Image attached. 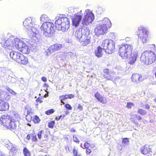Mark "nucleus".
I'll use <instances>...</instances> for the list:
<instances>
[{
	"mask_svg": "<svg viewBox=\"0 0 156 156\" xmlns=\"http://www.w3.org/2000/svg\"><path fill=\"white\" fill-rule=\"evenodd\" d=\"M104 78H106L107 80H110L113 81V77L110 74H109V75L104 74Z\"/></svg>",
	"mask_w": 156,
	"mask_h": 156,
	"instance_id": "nucleus-31",
	"label": "nucleus"
},
{
	"mask_svg": "<svg viewBox=\"0 0 156 156\" xmlns=\"http://www.w3.org/2000/svg\"><path fill=\"white\" fill-rule=\"evenodd\" d=\"M73 154L75 156H77L78 155L77 151L75 149H73Z\"/></svg>",
	"mask_w": 156,
	"mask_h": 156,
	"instance_id": "nucleus-53",
	"label": "nucleus"
},
{
	"mask_svg": "<svg viewBox=\"0 0 156 156\" xmlns=\"http://www.w3.org/2000/svg\"><path fill=\"white\" fill-rule=\"evenodd\" d=\"M49 18L48 16L45 14H43L41 15L40 20L41 21L43 22H47V21L49 20Z\"/></svg>",
	"mask_w": 156,
	"mask_h": 156,
	"instance_id": "nucleus-25",
	"label": "nucleus"
},
{
	"mask_svg": "<svg viewBox=\"0 0 156 156\" xmlns=\"http://www.w3.org/2000/svg\"><path fill=\"white\" fill-rule=\"evenodd\" d=\"M102 50V48L100 46H98L95 51L96 56L98 57H101L103 55Z\"/></svg>",
	"mask_w": 156,
	"mask_h": 156,
	"instance_id": "nucleus-24",
	"label": "nucleus"
},
{
	"mask_svg": "<svg viewBox=\"0 0 156 156\" xmlns=\"http://www.w3.org/2000/svg\"><path fill=\"white\" fill-rule=\"evenodd\" d=\"M22 55V54L20 52L13 51L10 52H8L5 55L6 56V57H7V58L9 56L11 58H12L16 62H17L18 61Z\"/></svg>",
	"mask_w": 156,
	"mask_h": 156,
	"instance_id": "nucleus-14",
	"label": "nucleus"
},
{
	"mask_svg": "<svg viewBox=\"0 0 156 156\" xmlns=\"http://www.w3.org/2000/svg\"><path fill=\"white\" fill-rule=\"evenodd\" d=\"M133 48V46L128 44H123L119 46V55L124 59L129 58V63L131 65L134 64L137 56L136 52L134 51L132 52Z\"/></svg>",
	"mask_w": 156,
	"mask_h": 156,
	"instance_id": "nucleus-2",
	"label": "nucleus"
},
{
	"mask_svg": "<svg viewBox=\"0 0 156 156\" xmlns=\"http://www.w3.org/2000/svg\"><path fill=\"white\" fill-rule=\"evenodd\" d=\"M135 115L136 116V119L138 120H141L142 119V117L140 116L137 115Z\"/></svg>",
	"mask_w": 156,
	"mask_h": 156,
	"instance_id": "nucleus-49",
	"label": "nucleus"
},
{
	"mask_svg": "<svg viewBox=\"0 0 156 156\" xmlns=\"http://www.w3.org/2000/svg\"><path fill=\"white\" fill-rule=\"evenodd\" d=\"M59 98L60 101H64L65 99H67L66 94L60 96Z\"/></svg>",
	"mask_w": 156,
	"mask_h": 156,
	"instance_id": "nucleus-38",
	"label": "nucleus"
},
{
	"mask_svg": "<svg viewBox=\"0 0 156 156\" xmlns=\"http://www.w3.org/2000/svg\"><path fill=\"white\" fill-rule=\"evenodd\" d=\"M133 103L130 102H127L126 107L128 108H131L133 106Z\"/></svg>",
	"mask_w": 156,
	"mask_h": 156,
	"instance_id": "nucleus-44",
	"label": "nucleus"
},
{
	"mask_svg": "<svg viewBox=\"0 0 156 156\" xmlns=\"http://www.w3.org/2000/svg\"><path fill=\"white\" fill-rule=\"evenodd\" d=\"M131 79L133 82L136 83H138L144 80V78L141 74L137 73L132 75Z\"/></svg>",
	"mask_w": 156,
	"mask_h": 156,
	"instance_id": "nucleus-15",
	"label": "nucleus"
},
{
	"mask_svg": "<svg viewBox=\"0 0 156 156\" xmlns=\"http://www.w3.org/2000/svg\"><path fill=\"white\" fill-rule=\"evenodd\" d=\"M95 97L102 104H105L106 102L104 100V98L102 97L100 94L97 92L94 94Z\"/></svg>",
	"mask_w": 156,
	"mask_h": 156,
	"instance_id": "nucleus-23",
	"label": "nucleus"
},
{
	"mask_svg": "<svg viewBox=\"0 0 156 156\" xmlns=\"http://www.w3.org/2000/svg\"><path fill=\"white\" fill-rule=\"evenodd\" d=\"M65 107L68 110H71L72 108L71 106L69 104H67L64 105Z\"/></svg>",
	"mask_w": 156,
	"mask_h": 156,
	"instance_id": "nucleus-37",
	"label": "nucleus"
},
{
	"mask_svg": "<svg viewBox=\"0 0 156 156\" xmlns=\"http://www.w3.org/2000/svg\"><path fill=\"white\" fill-rule=\"evenodd\" d=\"M69 113V112L68 111H67L66 112V115H67Z\"/></svg>",
	"mask_w": 156,
	"mask_h": 156,
	"instance_id": "nucleus-62",
	"label": "nucleus"
},
{
	"mask_svg": "<svg viewBox=\"0 0 156 156\" xmlns=\"http://www.w3.org/2000/svg\"><path fill=\"white\" fill-rule=\"evenodd\" d=\"M82 10H81L80 12V13H77L74 15V16L73 17L72 19V24L73 26L75 27H78L80 23V22L82 19V16L81 15H79L78 14H81Z\"/></svg>",
	"mask_w": 156,
	"mask_h": 156,
	"instance_id": "nucleus-13",
	"label": "nucleus"
},
{
	"mask_svg": "<svg viewBox=\"0 0 156 156\" xmlns=\"http://www.w3.org/2000/svg\"><path fill=\"white\" fill-rule=\"evenodd\" d=\"M23 153L24 156H30V153L28 149L26 147L24 148Z\"/></svg>",
	"mask_w": 156,
	"mask_h": 156,
	"instance_id": "nucleus-28",
	"label": "nucleus"
},
{
	"mask_svg": "<svg viewBox=\"0 0 156 156\" xmlns=\"http://www.w3.org/2000/svg\"><path fill=\"white\" fill-rule=\"evenodd\" d=\"M122 146L121 145H119L118 146V149L120 150H122Z\"/></svg>",
	"mask_w": 156,
	"mask_h": 156,
	"instance_id": "nucleus-59",
	"label": "nucleus"
},
{
	"mask_svg": "<svg viewBox=\"0 0 156 156\" xmlns=\"http://www.w3.org/2000/svg\"><path fill=\"white\" fill-rule=\"evenodd\" d=\"M91 151L90 149L89 148L86 149V154L87 155L89 154L91 152Z\"/></svg>",
	"mask_w": 156,
	"mask_h": 156,
	"instance_id": "nucleus-47",
	"label": "nucleus"
},
{
	"mask_svg": "<svg viewBox=\"0 0 156 156\" xmlns=\"http://www.w3.org/2000/svg\"><path fill=\"white\" fill-rule=\"evenodd\" d=\"M32 22V20L31 18H27L23 22V25L26 29H28V27H30L35 25Z\"/></svg>",
	"mask_w": 156,
	"mask_h": 156,
	"instance_id": "nucleus-18",
	"label": "nucleus"
},
{
	"mask_svg": "<svg viewBox=\"0 0 156 156\" xmlns=\"http://www.w3.org/2000/svg\"><path fill=\"white\" fill-rule=\"evenodd\" d=\"M9 73L10 74H11V73H12V71H10V70H9Z\"/></svg>",
	"mask_w": 156,
	"mask_h": 156,
	"instance_id": "nucleus-64",
	"label": "nucleus"
},
{
	"mask_svg": "<svg viewBox=\"0 0 156 156\" xmlns=\"http://www.w3.org/2000/svg\"><path fill=\"white\" fill-rule=\"evenodd\" d=\"M16 41L15 48L23 54H28L30 52V49L23 41L18 38Z\"/></svg>",
	"mask_w": 156,
	"mask_h": 156,
	"instance_id": "nucleus-8",
	"label": "nucleus"
},
{
	"mask_svg": "<svg viewBox=\"0 0 156 156\" xmlns=\"http://www.w3.org/2000/svg\"><path fill=\"white\" fill-rule=\"evenodd\" d=\"M66 96L67 97V99L68 98H72L74 97V95L72 94H66Z\"/></svg>",
	"mask_w": 156,
	"mask_h": 156,
	"instance_id": "nucleus-45",
	"label": "nucleus"
},
{
	"mask_svg": "<svg viewBox=\"0 0 156 156\" xmlns=\"http://www.w3.org/2000/svg\"><path fill=\"white\" fill-rule=\"evenodd\" d=\"M55 124V121H52L48 123V126L50 128H53Z\"/></svg>",
	"mask_w": 156,
	"mask_h": 156,
	"instance_id": "nucleus-34",
	"label": "nucleus"
},
{
	"mask_svg": "<svg viewBox=\"0 0 156 156\" xmlns=\"http://www.w3.org/2000/svg\"><path fill=\"white\" fill-rule=\"evenodd\" d=\"M4 74L5 73L4 72H0V80H2V78L4 76Z\"/></svg>",
	"mask_w": 156,
	"mask_h": 156,
	"instance_id": "nucleus-46",
	"label": "nucleus"
},
{
	"mask_svg": "<svg viewBox=\"0 0 156 156\" xmlns=\"http://www.w3.org/2000/svg\"><path fill=\"white\" fill-rule=\"evenodd\" d=\"M55 111L54 109H51L45 111V114L47 115H49L53 113Z\"/></svg>",
	"mask_w": 156,
	"mask_h": 156,
	"instance_id": "nucleus-33",
	"label": "nucleus"
},
{
	"mask_svg": "<svg viewBox=\"0 0 156 156\" xmlns=\"http://www.w3.org/2000/svg\"><path fill=\"white\" fill-rule=\"evenodd\" d=\"M126 41V42L129 43V44H132V39L129 37H127L125 39Z\"/></svg>",
	"mask_w": 156,
	"mask_h": 156,
	"instance_id": "nucleus-39",
	"label": "nucleus"
},
{
	"mask_svg": "<svg viewBox=\"0 0 156 156\" xmlns=\"http://www.w3.org/2000/svg\"><path fill=\"white\" fill-rule=\"evenodd\" d=\"M43 132V133L44 131L43 130H41L37 134V136L39 139H40L41 138V135Z\"/></svg>",
	"mask_w": 156,
	"mask_h": 156,
	"instance_id": "nucleus-42",
	"label": "nucleus"
},
{
	"mask_svg": "<svg viewBox=\"0 0 156 156\" xmlns=\"http://www.w3.org/2000/svg\"><path fill=\"white\" fill-rule=\"evenodd\" d=\"M62 47V45L60 44H56L50 47L48 50L50 53H52L53 52L60 49Z\"/></svg>",
	"mask_w": 156,
	"mask_h": 156,
	"instance_id": "nucleus-16",
	"label": "nucleus"
},
{
	"mask_svg": "<svg viewBox=\"0 0 156 156\" xmlns=\"http://www.w3.org/2000/svg\"><path fill=\"white\" fill-rule=\"evenodd\" d=\"M44 87H46V88H48L49 87L47 83H44L43 85Z\"/></svg>",
	"mask_w": 156,
	"mask_h": 156,
	"instance_id": "nucleus-58",
	"label": "nucleus"
},
{
	"mask_svg": "<svg viewBox=\"0 0 156 156\" xmlns=\"http://www.w3.org/2000/svg\"><path fill=\"white\" fill-rule=\"evenodd\" d=\"M90 144L87 142H86L84 145V148H88L90 147Z\"/></svg>",
	"mask_w": 156,
	"mask_h": 156,
	"instance_id": "nucleus-43",
	"label": "nucleus"
},
{
	"mask_svg": "<svg viewBox=\"0 0 156 156\" xmlns=\"http://www.w3.org/2000/svg\"><path fill=\"white\" fill-rule=\"evenodd\" d=\"M83 31L84 32V34L79 41L83 46H86L90 43V31L89 29H86L85 30H83Z\"/></svg>",
	"mask_w": 156,
	"mask_h": 156,
	"instance_id": "nucleus-10",
	"label": "nucleus"
},
{
	"mask_svg": "<svg viewBox=\"0 0 156 156\" xmlns=\"http://www.w3.org/2000/svg\"><path fill=\"white\" fill-rule=\"evenodd\" d=\"M132 122L133 123H134L136 125L138 124V123L134 120L132 121Z\"/></svg>",
	"mask_w": 156,
	"mask_h": 156,
	"instance_id": "nucleus-61",
	"label": "nucleus"
},
{
	"mask_svg": "<svg viewBox=\"0 0 156 156\" xmlns=\"http://www.w3.org/2000/svg\"><path fill=\"white\" fill-rule=\"evenodd\" d=\"M3 143L5 147L9 150V155L11 156H13L16 154V152L18 151L17 147L15 145L11 143L8 140H4Z\"/></svg>",
	"mask_w": 156,
	"mask_h": 156,
	"instance_id": "nucleus-11",
	"label": "nucleus"
},
{
	"mask_svg": "<svg viewBox=\"0 0 156 156\" xmlns=\"http://www.w3.org/2000/svg\"><path fill=\"white\" fill-rule=\"evenodd\" d=\"M138 41H140L143 43H146L148 40L149 32L145 27L141 26L139 27L137 32Z\"/></svg>",
	"mask_w": 156,
	"mask_h": 156,
	"instance_id": "nucleus-6",
	"label": "nucleus"
},
{
	"mask_svg": "<svg viewBox=\"0 0 156 156\" xmlns=\"http://www.w3.org/2000/svg\"><path fill=\"white\" fill-rule=\"evenodd\" d=\"M36 101L37 102H39L40 103H41L43 102V101L41 100L40 98H38L36 100Z\"/></svg>",
	"mask_w": 156,
	"mask_h": 156,
	"instance_id": "nucleus-55",
	"label": "nucleus"
},
{
	"mask_svg": "<svg viewBox=\"0 0 156 156\" xmlns=\"http://www.w3.org/2000/svg\"><path fill=\"white\" fill-rule=\"evenodd\" d=\"M85 12L87 13L83 18L81 23L83 26H87L93 21L94 16L92 12L90 11L89 9L86 10Z\"/></svg>",
	"mask_w": 156,
	"mask_h": 156,
	"instance_id": "nucleus-9",
	"label": "nucleus"
},
{
	"mask_svg": "<svg viewBox=\"0 0 156 156\" xmlns=\"http://www.w3.org/2000/svg\"><path fill=\"white\" fill-rule=\"evenodd\" d=\"M0 156H6L2 152L0 151Z\"/></svg>",
	"mask_w": 156,
	"mask_h": 156,
	"instance_id": "nucleus-57",
	"label": "nucleus"
},
{
	"mask_svg": "<svg viewBox=\"0 0 156 156\" xmlns=\"http://www.w3.org/2000/svg\"><path fill=\"white\" fill-rule=\"evenodd\" d=\"M7 90L9 92H10L12 94L16 96V97H18L19 96V94L15 92L12 89L10 88H7Z\"/></svg>",
	"mask_w": 156,
	"mask_h": 156,
	"instance_id": "nucleus-29",
	"label": "nucleus"
},
{
	"mask_svg": "<svg viewBox=\"0 0 156 156\" xmlns=\"http://www.w3.org/2000/svg\"><path fill=\"white\" fill-rule=\"evenodd\" d=\"M115 43L112 40L106 39L102 41L101 44L106 53L112 54L115 50Z\"/></svg>",
	"mask_w": 156,
	"mask_h": 156,
	"instance_id": "nucleus-7",
	"label": "nucleus"
},
{
	"mask_svg": "<svg viewBox=\"0 0 156 156\" xmlns=\"http://www.w3.org/2000/svg\"><path fill=\"white\" fill-rule=\"evenodd\" d=\"M61 103L63 104H65V103L64 101H60Z\"/></svg>",
	"mask_w": 156,
	"mask_h": 156,
	"instance_id": "nucleus-63",
	"label": "nucleus"
},
{
	"mask_svg": "<svg viewBox=\"0 0 156 156\" xmlns=\"http://www.w3.org/2000/svg\"><path fill=\"white\" fill-rule=\"evenodd\" d=\"M129 143V140L128 138H124L122 139V145L124 147L126 146Z\"/></svg>",
	"mask_w": 156,
	"mask_h": 156,
	"instance_id": "nucleus-27",
	"label": "nucleus"
},
{
	"mask_svg": "<svg viewBox=\"0 0 156 156\" xmlns=\"http://www.w3.org/2000/svg\"><path fill=\"white\" fill-rule=\"evenodd\" d=\"M0 123L4 127L11 130L16 129L18 122L15 121L10 115L5 114L0 118Z\"/></svg>",
	"mask_w": 156,
	"mask_h": 156,
	"instance_id": "nucleus-3",
	"label": "nucleus"
},
{
	"mask_svg": "<svg viewBox=\"0 0 156 156\" xmlns=\"http://www.w3.org/2000/svg\"><path fill=\"white\" fill-rule=\"evenodd\" d=\"M35 25H33V26L30 27H28V30L29 31L31 34H32L33 36H36V35H37L38 33V30H37L36 28L35 27Z\"/></svg>",
	"mask_w": 156,
	"mask_h": 156,
	"instance_id": "nucleus-22",
	"label": "nucleus"
},
{
	"mask_svg": "<svg viewBox=\"0 0 156 156\" xmlns=\"http://www.w3.org/2000/svg\"><path fill=\"white\" fill-rule=\"evenodd\" d=\"M62 117V115H61L60 116H56L55 117V119L57 121L59 120L60 119H61Z\"/></svg>",
	"mask_w": 156,
	"mask_h": 156,
	"instance_id": "nucleus-54",
	"label": "nucleus"
},
{
	"mask_svg": "<svg viewBox=\"0 0 156 156\" xmlns=\"http://www.w3.org/2000/svg\"><path fill=\"white\" fill-rule=\"evenodd\" d=\"M16 39H15L14 40L9 39L7 40H4L2 41L1 44L2 47L5 48H7L9 50L12 49L14 47H15V43Z\"/></svg>",
	"mask_w": 156,
	"mask_h": 156,
	"instance_id": "nucleus-12",
	"label": "nucleus"
},
{
	"mask_svg": "<svg viewBox=\"0 0 156 156\" xmlns=\"http://www.w3.org/2000/svg\"><path fill=\"white\" fill-rule=\"evenodd\" d=\"M28 62L27 58L22 54L17 62L21 64L26 65Z\"/></svg>",
	"mask_w": 156,
	"mask_h": 156,
	"instance_id": "nucleus-20",
	"label": "nucleus"
},
{
	"mask_svg": "<svg viewBox=\"0 0 156 156\" xmlns=\"http://www.w3.org/2000/svg\"><path fill=\"white\" fill-rule=\"evenodd\" d=\"M41 80L42 81L44 82H46L47 81V78L44 76L42 77L41 78Z\"/></svg>",
	"mask_w": 156,
	"mask_h": 156,
	"instance_id": "nucleus-50",
	"label": "nucleus"
},
{
	"mask_svg": "<svg viewBox=\"0 0 156 156\" xmlns=\"http://www.w3.org/2000/svg\"><path fill=\"white\" fill-rule=\"evenodd\" d=\"M151 150L150 146L148 145H145L143 146L140 149L141 153L143 154H147Z\"/></svg>",
	"mask_w": 156,
	"mask_h": 156,
	"instance_id": "nucleus-19",
	"label": "nucleus"
},
{
	"mask_svg": "<svg viewBox=\"0 0 156 156\" xmlns=\"http://www.w3.org/2000/svg\"><path fill=\"white\" fill-rule=\"evenodd\" d=\"M0 101V111H3L8 110L9 107V104L2 99H1Z\"/></svg>",
	"mask_w": 156,
	"mask_h": 156,
	"instance_id": "nucleus-17",
	"label": "nucleus"
},
{
	"mask_svg": "<svg viewBox=\"0 0 156 156\" xmlns=\"http://www.w3.org/2000/svg\"><path fill=\"white\" fill-rule=\"evenodd\" d=\"M27 117H26V119H27V118L28 117V115H29L30 113L31 112V111H29V110H27Z\"/></svg>",
	"mask_w": 156,
	"mask_h": 156,
	"instance_id": "nucleus-56",
	"label": "nucleus"
},
{
	"mask_svg": "<svg viewBox=\"0 0 156 156\" xmlns=\"http://www.w3.org/2000/svg\"><path fill=\"white\" fill-rule=\"evenodd\" d=\"M103 24L97 26L95 30L96 34L97 36L103 34L107 30V25L109 27L111 26L110 20L108 18H105L102 21Z\"/></svg>",
	"mask_w": 156,
	"mask_h": 156,
	"instance_id": "nucleus-5",
	"label": "nucleus"
},
{
	"mask_svg": "<svg viewBox=\"0 0 156 156\" xmlns=\"http://www.w3.org/2000/svg\"><path fill=\"white\" fill-rule=\"evenodd\" d=\"M33 121L34 123H37L40 121V119L37 116L35 115L34 117Z\"/></svg>",
	"mask_w": 156,
	"mask_h": 156,
	"instance_id": "nucleus-35",
	"label": "nucleus"
},
{
	"mask_svg": "<svg viewBox=\"0 0 156 156\" xmlns=\"http://www.w3.org/2000/svg\"><path fill=\"white\" fill-rule=\"evenodd\" d=\"M45 92H47V94H46L45 95H44V97H46L48 96V92L47 91V90H45Z\"/></svg>",
	"mask_w": 156,
	"mask_h": 156,
	"instance_id": "nucleus-60",
	"label": "nucleus"
},
{
	"mask_svg": "<svg viewBox=\"0 0 156 156\" xmlns=\"http://www.w3.org/2000/svg\"><path fill=\"white\" fill-rule=\"evenodd\" d=\"M105 9L102 7H98L97 10V12L98 14H100L104 11Z\"/></svg>",
	"mask_w": 156,
	"mask_h": 156,
	"instance_id": "nucleus-32",
	"label": "nucleus"
},
{
	"mask_svg": "<svg viewBox=\"0 0 156 156\" xmlns=\"http://www.w3.org/2000/svg\"><path fill=\"white\" fill-rule=\"evenodd\" d=\"M156 59L154 53L150 51H145L141 55V61L144 63L148 65L154 62Z\"/></svg>",
	"mask_w": 156,
	"mask_h": 156,
	"instance_id": "nucleus-4",
	"label": "nucleus"
},
{
	"mask_svg": "<svg viewBox=\"0 0 156 156\" xmlns=\"http://www.w3.org/2000/svg\"><path fill=\"white\" fill-rule=\"evenodd\" d=\"M78 109H80V111L82 110H83L82 106L80 104H79L78 107Z\"/></svg>",
	"mask_w": 156,
	"mask_h": 156,
	"instance_id": "nucleus-48",
	"label": "nucleus"
},
{
	"mask_svg": "<svg viewBox=\"0 0 156 156\" xmlns=\"http://www.w3.org/2000/svg\"><path fill=\"white\" fill-rule=\"evenodd\" d=\"M32 134H28L27 136V139L28 140H29L30 139L31 137H32Z\"/></svg>",
	"mask_w": 156,
	"mask_h": 156,
	"instance_id": "nucleus-51",
	"label": "nucleus"
},
{
	"mask_svg": "<svg viewBox=\"0 0 156 156\" xmlns=\"http://www.w3.org/2000/svg\"><path fill=\"white\" fill-rule=\"evenodd\" d=\"M137 113L142 115H144L146 114V112L145 110L140 108L138 109Z\"/></svg>",
	"mask_w": 156,
	"mask_h": 156,
	"instance_id": "nucleus-30",
	"label": "nucleus"
},
{
	"mask_svg": "<svg viewBox=\"0 0 156 156\" xmlns=\"http://www.w3.org/2000/svg\"><path fill=\"white\" fill-rule=\"evenodd\" d=\"M55 20V26L52 23L47 22L44 23L41 27L42 32L46 37L52 36L56 28L59 30L64 32L69 28L70 21L67 17H56Z\"/></svg>",
	"mask_w": 156,
	"mask_h": 156,
	"instance_id": "nucleus-1",
	"label": "nucleus"
},
{
	"mask_svg": "<svg viewBox=\"0 0 156 156\" xmlns=\"http://www.w3.org/2000/svg\"><path fill=\"white\" fill-rule=\"evenodd\" d=\"M31 139L34 142H37L38 140L36 137V135H34L33 134L32 135Z\"/></svg>",
	"mask_w": 156,
	"mask_h": 156,
	"instance_id": "nucleus-40",
	"label": "nucleus"
},
{
	"mask_svg": "<svg viewBox=\"0 0 156 156\" xmlns=\"http://www.w3.org/2000/svg\"><path fill=\"white\" fill-rule=\"evenodd\" d=\"M7 81L9 83H14L16 82V80L14 77L8 75V77L7 78Z\"/></svg>",
	"mask_w": 156,
	"mask_h": 156,
	"instance_id": "nucleus-26",
	"label": "nucleus"
},
{
	"mask_svg": "<svg viewBox=\"0 0 156 156\" xmlns=\"http://www.w3.org/2000/svg\"><path fill=\"white\" fill-rule=\"evenodd\" d=\"M144 108L147 109H149L150 108L149 105L147 104H146L144 105Z\"/></svg>",
	"mask_w": 156,
	"mask_h": 156,
	"instance_id": "nucleus-52",
	"label": "nucleus"
},
{
	"mask_svg": "<svg viewBox=\"0 0 156 156\" xmlns=\"http://www.w3.org/2000/svg\"><path fill=\"white\" fill-rule=\"evenodd\" d=\"M103 72L105 73V74L109 75L111 74V72L108 69H104L103 70Z\"/></svg>",
	"mask_w": 156,
	"mask_h": 156,
	"instance_id": "nucleus-36",
	"label": "nucleus"
},
{
	"mask_svg": "<svg viewBox=\"0 0 156 156\" xmlns=\"http://www.w3.org/2000/svg\"><path fill=\"white\" fill-rule=\"evenodd\" d=\"M73 141L76 143H79L80 141L77 138V137L76 135H74L73 136Z\"/></svg>",
	"mask_w": 156,
	"mask_h": 156,
	"instance_id": "nucleus-41",
	"label": "nucleus"
},
{
	"mask_svg": "<svg viewBox=\"0 0 156 156\" xmlns=\"http://www.w3.org/2000/svg\"><path fill=\"white\" fill-rule=\"evenodd\" d=\"M86 29H89L87 28L83 27L82 28L81 31L77 30L76 31L75 33V36L80 41V39L83 37V35L84 34V32H83V30H85Z\"/></svg>",
	"mask_w": 156,
	"mask_h": 156,
	"instance_id": "nucleus-21",
	"label": "nucleus"
}]
</instances>
